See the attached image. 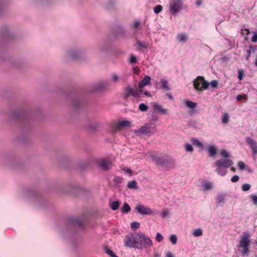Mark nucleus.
I'll list each match as a JSON object with an SVG mask.
<instances>
[{
  "instance_id": "f257e3e1",
  "label": "nucleus",
  "mask_w": 257,
  "mask_h": 257,
  "mask_svg": "<svg viewBox=\"0 0 257 257\" xmlns=\"http://www.w3.org/2000/svg\"><path fill=\"white\" fill-rule=\"evenodd\" d=\"M250 234L248 232H243L240 236L238 250L241 254H247L249 252L250 245Z\"/></svg>"
},
{
  "instance_id": "f03ea898",
  "label": "nucleus",
  "mask_w": 257,
  "mask_h": 257,
  "mask_svg": "<svg viewBox=\"0 0 257 257\" xmlns=\"http://www.w3.org/2000/svg\"><path fill=\"white\" fill-rule=\"evenodd\" d=\"M209 85V83L202 76H198L193 81L194 87L197 91L206 90Z\"/></svg>"
},
{
  "instance_id": "7ed1b4c3",
  "label": "nucleus",
  "mask_w": 257,
  "mask_h": 257,
  "mask_svg": "<svg viewBox=\"0 0 257 257\" xmlns=\"http://www.w3.org/2000/svg\"><path fill=\"white\" fill-rule=\"evenodd\" d=\"M138 236L132 233L127 234L124 239V245L131 248H137L139 245Z\"/></svg>"
},
{
  "instance_id": "20e7f679",
  "label": "nucleus",
  "mask_w": 257,
  "mask_h": 257,
  "mask_svg": "<svg viewBox=\"0 0 257 257\" xmlns=\"http://www.w3.org/2000/svg\"><path fill=\"white\" fill-rule=\"evenodd\" d=\"M145 155L147 157V159L154 162L157 165H164L165 163L164 158L157 156L155 152H150L145 154Z\"/></svg>"
},
{
  "instance_id": "39448f33",
  "label": "nucleus",
  "mask_w": 257,
  "mask_h": 257,
  "mask_svg": "<svg viewBox=\"0 0 257 257\" xmlns=\"http://www.w3.org/2000/svg\"><path fill=\"white\" fill-rule=\"evenodd\" d=\"M182 0H172L169 4V12L173 15H175L182 9Z\"/></svg>"
},
{
  "instance_id": "423d86ee",
  "label": "nucleus",
  "mask_w": 257,
  "mask_h": 257,
  "mask_svg": "<svg viewBox=\"0 0 257 257\" xmlns=\"http://www.w3.org/2000/svg\"><path fill=\"white\" fill-rule=\"evenodd\" d=\"M141 244V248H149L153 245V242L151 239L143 234H138Z\"/></svg>"
},
{
  "instance_id": "0eeeda50",
  "label": "nucleus",
  "mask_w": 257,
  "mask_h": 257,
  "mask_svg": "<svg viewBox=\"0 0 257 257\" xmlns=\"http://www.w3.org/2000/svg\"><path fill=\"white\" fill-rule=\"evenodd\" d=\"M141 92V90H139L137 89H134L131 87H127L124 91V97L125 98L129 96H133L135 97H139L140 96Z\"/></svg>"
},
{
  "instance_id": "6e6552de",
  "label": "nucleus",
  "mask_w": 257,
  "mask_h": 257,
  "mask_svg": "<svg viewBox=\"0 0 257 257\" xmlns=\"http://www.w3.org/2000/svg\"><path fill=\"white\" fill-rule=\"evenodd\" d=\"M135 209L138 213L143 215H150L153 213V211L150 208L146 207L142 204L137 205L135 207Z\"/></svg>"
},
{
  "instance_id": "1a4fd4ad",
  "label": "nucleus",
  "mask_w": 257,
  "mask_h": 257,
  "mask_svg": "<svg viewBox=\"0 0 257 257\" xmlns=\"http://www.w3.org/2000/svg\"><path fill=\"white\" fill-rule=\"evenodd\" d=\"M152 106L153 107V110L154 111L159 113L161 114H168V109L166 108H164L163 106L158 104L157 102H152L151 103Z\"/></svg>"
},
{
  "instance_id": "9d476101",
  "label": "nucleus",
  "mask_w": 257,
  "mask_h": 257,
  "mask_svg": "<svg viewBox=\"0 0 257 257\" xmlns=\"http://www.w3.org/2000/svg\"><path fill=\"white\" fill-rule=\"evenodd\" d=\"M232 164V161L228 159H220L215 162L216 166H222L226 168H229Z\"/></svg>"
},
{
  "instance_id": "9b49d317",
  "label": "nucleus",
  "mask_w": 257,
  "mask_h": 257,
  "mask_svg": "<svg viewBox=\"0 0 257 257\" xmlns=\"http://www.w3.org/2000/svg\"><path fill=\"white\" fill-rule=\"evenodd\" d=\"M98 165L102 169L106 170L110 169L112 165L109 160L102 159L98 162Z\"/></svg>"
},
{
  "instance_id": "f8f14e48",
  "label": "nucleus",
  "mask_w": 257,
  "mask_h": 257,
  "mask_svg": "<svg viewBox=\"0 0 257 257\" xmlns=\"http://www.w3.org/2000/svg\"><path fill=\"white\" fill-rule=\"evenodd\" d=\"M136 133H140L143 134L150 135L153 133V130L148 124H145L140 129L135 131Z\"/></svg>"
},
{
  "instance_id": "ddd939ff",
  "label": "nucleus",
  "mask_w": 257,
  "mask_h": 257,
  "mask_svg": "<svg viewBox=\"0 0 257 257\" xmlns=\"http://www.w3.org/2000/svg\"><path fill=\"white\" fill-rule=\"evenodd\" d=\"M246 143L249 145L252 151L255 153H257V143L253 139L247 137L245 138Z\"/></svg>"
},
{
  "instance_id": "4468645a",
  "label": "nucleus",
  "mask_w": 257,
  "mask_h": 257,
  "mask_svg": "<svg viewBox=\"0 0 257 257\" xmlns=\"http://www.w3.org/2000/svg\"><path fill=\"white\" fill-rule=\"evenodd\" d=\"M151 79V77L149 76H145L143 80L140 81L139 83V88L141 89L144 87L148 85L150 83Z\"/></svg>"
},
{
  "instance_id": "2eb2a0df",
  "label": "nucleus",
  "mask_w": 257,
  "mask_h": 257,
  "mask_svg": "<svg viewBox=\"0 0 257 257\" xmlns=\"http://www.w3.org/2000/svg\"><path fill=\"white\" fill-rule=\"evenodd\" d=\"M130 126H131V122L128 120H123L119 121L118 122L117 125H116V128H115V130H117L121 128L130 127Z\"/></svg>"
},
{
  "instance_id": "dca6fc26",
  "label": "nucleus",
  "mask_w": 257,
  "mask_h": 257,
  "mask_svg": "<svg viewBox=\"0 0 257 257\" xmlns=\"http://www.w3.org/2000/svg\"><path fill=\"white\" fill-rule=\"evenodd\" d=\"M110 80L112 83L116 84L121 81V78L117 73H113L110 76Z\"/></svg>"
},
{
  "instance_id": "f3484780",
  "label": "nucleus",
  "mask_w": 257,
  "mask_h": 257,
  "mask_svg": "<svg viewBox=\"0 0 257 257\" xmlns=\"http://www.w3.org/2000/svg\"><path fill=\"white\" fill-rule=\"evenodd\" d=\"M226 167H223L221 166H217L216 172L217 174L220 176H223L226 175L227 172Z\"/></svg>"
},
{
  "instance_id": "a211bd4d",
  "label": "nucleus",
  "mask_w": 257,
  "mask_h": 257,
  "mask_svg": "<svg viewBox=\"0 0 257 257\" xmlns=\"http://www.w3.org/2000/svg\"><path fill=\"white\" fill-rule=\"evenodd\" d=\"M226 194H220L217 195L216 198V200L218 203L224 204L226 200Z\"/></svg>"
},
{
  "instance_id": "6ab92c4d",
  "label": "nucleus",
  "mask_w": 257,
  "mask_h": 257,
  "mask_svg": "<svg viewBox=\"0 0 257 257\" xmlns=\"http://www.w3.org/2000/svg\"><path fill=\"white\" fill-rule=\"evenodd\" d=\"M160 82L162 88L165 89V90H170V87L169 85V83L167 79L162 78L161 79Z\"/></svg>"
},
{
  "instance_id": "aec40b11",
  "label": "nucleus",
  "mask_w": 257,
  "mask_h": 257,
  "mask_svg": "<svg viewBox=\"0 0 257 257\" xmlns=\"http://www.w3.org/2000/svg\"><path fill=\"white\" fill-rule=\"evenodd\" d=\"M209 154L210 156L215 157L217 153V149L214 146H210L207 149Z\"/></svg>"
},
{
  "instance_id": "412c9836",
  "label": "nucleus",
  "mask_w": 257,
  "mask_h": 257,
  "mask_svg": "<svg viewBox=\"0 0 257 257\" xmlns=\"http://www.w3.org/2000/svg\"><path fill=\"white\" fill-rule=\"evenodd\" d=\"M68 54L71 57L76 58L80 54V51L78 50H71L69 51Z\"/></svg>"
},
{
  "instance_id": "4be33fe9",
  "label": "nucleus",
  "mask_w": 257,
  "mask_h": 257,
  "mask_svg": "<svg viewBox=\"0 0 257 257\" xmlns=\"http://www.w3.org/2000/svg\"><path fill=\"white\" fill-rule=\"evenodd\" d=\"M185 103L186 106L190 109H194L197 106V104L195 102L190 100H186Z\"/></svg>"
},
{
  "instance_id": "5701e85b",
  "label": "nucleus",
  "mask_w": 257,
  "mask_h": 257,
  "mask_svg": "<svg viewBox=\"0 0 257 257\" xmlns=\"http://www.w3.org/2000/svg\"><path fill=\"white\" fill-rule=\"evenodd\" d=\"M127 187L131 189H137L138 186L137 182L135 180L129 181L127 183Z\"/></svg>"
},
{
  "instance_id": "b1692460",
  "label": "nucleus",
  "mask_w": 257,
  "mask_h": 257,
  "mask_svg": "<svg viewBox=\"0 0 257 257\" xmlns=\"http://www.w3.org/2000/svg\"><path fill=\"white\" fill-rule=\"evenodd\" d=\"M120 202L119 201H115L109 203L111 209L113 210H116L120 205Z\"/></svg>"
},
{
  "instance_id": "393cba45",
  "label": "nucleus",
  "mask_w": 257,
  "mask_h": 257,
  "mask_svg": "<svg viewBox=\"0 0 257 257\" xmlns=\"http://www.w3.org/2000/svg\"><path fill=\"white\" fill-rule=\"evenodd\" d=\"M187 36L184 34H179L177 35V39L179 42H184L187 40Z\"/></svg>"
},
{
  "instance_id": "a878e982",
  "label": "nucleus",
  "mask_w": 257,
  "mask_h": 257,
  "mask_svg": "<svg viewBox=\"0 0 257 257\" xmlns=\"http://www.w3.org/2000/svg\"><path fill=\"white\" fill-rule=\"evenodd\" d=\"M191 142L193 143V144L194 146L200 147V148H203V144L200 142L198 140L195 139V138H192L191 139Z\"/></svg>"
},
{
  "instance_id": "bb28decb",
  "label": "nucleus",
  "mask_w": 257,
  "mask_h": 257,
  "mask_svg": "<svg viewBox=\"0 0 257 257\" xmlns=\"http://www.w3.org/2000/svg\"><path fill=\"white\" fill-rule=\"evenodd\" d=\"M212 184L209 182L205 183L202 186L203 191H207L212 188Z\"/></svg>"
},
{
  "instance_id": "cd10ccee",
  "label": "nucleus",
  "mask_w": 257,
  "mask_h": 257,
  "mask_svg": "<svg viewBox=\"0 0 257 257\" xmlns=\"http://www.w3.org/2000/svg\"><path fill=\"white\" fill-rule=\"evenodd\" d=\"M131 210L130 205L127 203H124L122 208H121V211L124 213H127Z\"/></svg>"
},
{
  "instance_id": "c85d7f7f",
  "label": "nucleus",
  "mask_w": 257,
  "mask_h": 257,
  "mask_svg": "<svg viewBox=\"0 0 257 257\" xmlns=\"http://www.w3.org/2000/svg\"><path fill=\"white\" fill-rule=\"evenodd\" d=\"M203 231L200 228H198L194 230L193 232V234L194 236L198 237L202 235Z\"/></svg>"
},
{
  "instance_id": "c756f323",
  "label": "nucleus",
  "mask_w": 257,
  "mask_h": 257,
  "mask_svg": "<svg viewBox=\"0 0 257 257\" xmlns=\"http://www.w3.org/2000/svg\"><path fill=\"white\" fill-rule=\"evenodd\" d=\"M185 149L187 152H192L193 151L194 149L192 146L189 143L185 144L184 146Z\"/></svg>"
},
{
  "instance_id": "7c9ffc66",
  "label": "nucleus",
  "mask_w": 257,
  "mask_h": 257,
  "mask_svg": "<svg viewBox=\"0 0 257 257\" xmlns=\"http://www.w3.org/2000/svg\"><path fill=\"white\" fill-rule=\"evenodd\" d=\"M229 119V116L228 113L224 114L221 118L222 123H228Z\"/></svg>"
},
{
  "instance_id": "2f4dec72",
  "label": "nucleus",
  "mask_w": 257,
  "mask_h": 257,
  "mask_svg": "<svg viewBox=\"0 0 257 257\" xmlns=\"http://www.w3.org/2000/svg\"><path fill=\"white\" fill-rule=\"evenodd\" d=\"M170 240L173 244H176L177 242V236L175 234L171 235L170 237Z\"/></svg>"
},
{
  "instance_id": "473e14b6",
  "label": "nucleus",
  "mask_w": 257,
  "mask_h": 257,
  "mask_svg": "<svg viewBox=\"0 0 257 257\" xmlns=\"http://www.w3.org/2000/svg\"><path fill=\"white\" fill-rule=\"evenodd\" d=\"M162 6L159 5L154 7V11L156 14H158L162 11Z\"/></svg>"
},
{
  "instance_id": "72a5a7b5",
  "label": "nucleus",
  "mask_w": 257,
  "mask_h": 257,
  "mask_svg": "<svg viewBox=\"0 0 257 257\" xmlns=\"http://www.w3.org/2000/svg\"><path fill=\"white\" fill-rule=\"evenodd\" d=\"M221 155L222 157L225 159H227V158L230 157L229 153L225 150H222L221 151Z\"/></svg>"
},
{
  "instance_id": "f704fd0d",
  "label": "nucleus",
  "mask_w": 257,
  "mask_h": 257,
  "mask_svg": "<svg viewBox=\"0 0 257 257\" xmlns=\"http://www.w3.org/2000/svg\"><path fill=\"white\" fill-rule=\"evenodd\" d=\"M250 188V185L247 183H244L242 185L241 189L243 191H247Z\"/></svg>"
},
{
  "instance_id": "c9c22d12",
  "label": "nucleus",
  "mask_w": 257,
  "mask_h": 257,
  "mask_svg": "<svg viewBox=\"0 0 257 257\" xmlns=\"http://www.w3.org/2000/svg\"><path fill=\"white\" fill-rule=\"evenodd\" d=\"M238 73V78L240 80H241L244 76V71L243 69H239L237 71Z\"/></svg>"
},
{
  "instance_id": "e433bc0d",
  "label": "nucleus",
  "mask_w": 257,
  "mask_h": 257,
  "mask_svg": "<svg viewBox=\"0 0 257 257\" xmlns=\"http://www.w3.org/2000/svg\"><path fill=\"white\" fill-rule=\"evenodd\" d=\"M139 109L143 111H147L148 109V106L144 103H141L139 105Z\"/></svg>"
},
{
  "instance_id": "4c0bfd02",
  "label": "nucleus",
  "mask_w": 257,
  "mask_h": 257,
  "mask_svg": "<svg viewBox=\"0 0 257 257\" xmlns=\"http://www.w3.org/2000/svg\"><path fill=\"white\" fill-rule=\"evenodd\" d=\"M237 166L240 170H243L245 168V164L242 161H239L237 164Z\"/></svg>"
},
{
  "instance_id": "58836bf2",
  "label": "nucleus",
  "mask_w": 257,
  "mask_h": 257,
  "mask_svg": "<svg viewBox=\"0 0 257 257\" xmlns=\"http://www.w3.org/2000/svg\"><path fill=\"white\" fill-rule=\"evenodd\" d=\"M156 240L158 242H161L164 239V237L160 233H157L156 237Z\"/></svg>"
},
{
  "instance_id": "ea45409f",
  "label": "nucleus",
  "mask_w": 257,
  "mask_h": 257,
  "mask_svg": "<svg viewBox=\"0 0 257 257\" xmlns=\"http://www.w3.org/2000/svg\"><path fill=\"white\" fill-rule=\"evenodd\" d=\"M242 99H247V95L245 94H243V95L240 94L237 95L236 100L238 101H239Z\"/></svg>"
},
{
  "instance_id": "a19ab883",
  "label": "nucleus",
  "mask_w": 257,
  "mask_h": 257,
  "mask_svg": "<svg viewBox=\"0 0 257 257\" xmlns=\"http://www.w3.org/2000/svg\"><path fill=\"white\" fill-rule=\"evenodd\" d=\"M169 215V212L166 209H164L162 211L161 215L163 218L168 217Z\"/></svg>"
},
{
  "instance_id": "79ce46f5",
  "label": "nucleus",
  "mask_w": 257,
  "mask_h": 257,
  "mask_svg": "<svg viewBox=\"0 0 257 257\" xmlns=\"http://www.w3.org/2000/svg\"><path fill=\"white\" fill-rule=\"evenodd\" d=\"M213 88H216L218 84V82L216 80H213L209 83Z\"/></svg>"
},
{
  "instance_id": "37998d69",
  "label": "nucleus",
  "mask_w": 257,
  "mask_h": 257,
  "mask_svg": "<svg viewBox=\"0 0 257 257\" xmlns=\"http://www.w3.org/2000/svg\"><path fill=\"white\" fill-rule=\"evenodd\" d=\"M105 252L107 254L111 256V257H117L116 255L114 254L113 251L109 249H105Z\"/></svg>"
},
{
  "instance_id": "c03bdc74",
  "label": "nucleus",
  "mask_w": 257,
  "mask_h": 257,
  "mask_svg": "<svg viewBox=\"0 0 257 257\" xmlns=\"http://www.w3.org/2000/svg\"><path fill=\"white\" fill-rule=\"evenodd\" d=\"M140 224L138 222H133L131 223V227L133 228H138L140 227Z\"/></svg>"
},
{
  "instance_id": "a18cd8bd",
  "label": "nucleus",
  "mask_w": 257,
  "mask_h": 257,
  "mask_svg": "<svg viewBox=\"0 0 257 257\" xmlns=\"http://www.w3.org/2000/svg\"><path fill=\"white\" fill-rule=\"evenodd\" d=\"M136 60H137L136 57L133 54H131L130 56V62L131 63H133L136 62Z\"/></svg>"
},
{
  "instance_id": "49530a36",
  "label": "nucleus",
  "mask_w": 257,
  "mask_h": 257,
  "mask_svg": "<svg viewBox=\"0 0 257 257\" xmlns=\"http://www.w3.org/2000/svg\"><path fill=\"white\" fill-rule=\"evenodd\" d=\"M122 170L125 172L128 173L130 175H132L133 173L132 170L129 168H124Z\"/></svg>"
},
{
  "instance_id": "de8ad7c7",
  "label": "nucleus",
  "mask_w": 257,
  "mask_h": 257,
  "mask_svg": "<svg viewBox=\"0 0 257 257\" xmlns=\"http://www.w3.org/2000/svg\"><path fill=\"white\" fill-rule=\"evenodd\" d=\"M239 177L237 175H234L233 176L231 179V182H237L238 180H239Z\"/></svg>"
},
{
  "instance_id": "09e8293b",
  "label": "nucleus",
  "mask_w": 257,
  "mask_h": 257,
  "mask_svg": "<svg viewBox=\"0 0 257 257\" xmlns=\"http://www.w3.org/2000/svg\"><path fill=\"white\" fill-rule=\"evenodd\" d=\"M122 178L119 177H115L114 178V182H115L117 183H120L122 181Z\"/></svg>"
},
{
  "instance_id": "8fccbe9b",
  "label": "nucleus",
  "mask_w": 257,
  "mask_h": 257,
  "mask_svg": "<svg viewBox=\"0 0 257 257\" xmlns=\"http://www.w3.org/2000/svg\"><path fill=\"white\" fill-rule=\"evenodd\" d=\"M251 41L252 42H257V33H254L253 35V36L251 38Z\"/></svg>"
},
{
  "instance_id": "3c124183",
  "label": "nucleus",
  "mask_w": 257,
  "mask_h": 257,
  "mask_svg": "<svg viewBox=\"0 0 257 257\" xmlns=\"http://www.w3.org/2000/svg\"><path fill=\"white\" fill-rule=\"evenodd\" d=\"M251 198L252 199V200L253 201V203L256 205L257 204V196L256 195H252L251 196Z\"/></svg>"
},
{
  "instance_id": "603ef678",
  "label": "nucleus",
  "mask_w": 257,
  "mask_h": 257,
  "mask_svg": "<svg viewBox=\"0 0 257 257\" xmlns=\"http://www.w3.org/2000/svg\"><path fill=\"white\" fill-rule=\"evenodd\" d=\"M166 257H175L174 255L170 251H167L165 253Z\"/></svg>"
},
{
  "instance_id": "864d4df0",
  "label": "nucleus",
  "mask_w": 257,
  "mask_h": 257,
  "mask_svg": "<svg viewBox=\"0 0 257 257\" xmlns=\"http://www.w3.org/2000/svg\"><path fill=\"white\" fill-rule=\"evenodd\" d=\"M133 70H134V73L137 74H138L140 72V70L138 67H133Z\"/></svg>"
},
{
  "instance_id": "5fc2aeb1",
  "label": "nucleus",
  "mask_w": 257,
  "mask_h": 257,
  "mask_svg": "<svg viewBox=\"0 0 257 257\" xmlns=\"http://www.w3.org/2000/svg\"><path fill=\"white\" fill-rule=\"evenodd\" d=\"M140 26V23L139 22H135L133 25V28L136 29Z\"/></svg>"
},
{
  "instance_id": "6e6d98bb",
  "label": "nucleus",
  "mask_w": 257,
  "mask_h": 257,
  "mask_svg": "<svg viewBox=\"0 0 257 257\" xmlns=\"http://www.w3.org/2000/svg\"><path fill=\"white\" fill-rule=\"evenodd\" d=\"M247 55H246L245 59L248 60L249 59V57L250 56V51L249 50H247Z\"/></svg>"
},
{
  "instance_id": "4d7b16f0",
  "label": "nucleus",
  "mask_w": 257,
  "mask_h": 257,
  "mask_svg": "<svg viewBox=\"0 0 257 257\" xmlns=\"http://www.w3.org/2000/svg\"><path fill=\"white\" fill-rule=\"evenodd\" d=\"M202 1L201 0H196V4L197 6H199L201 4Z\"/></svg>"
},
{
  "instance_id": "13d9d810",
  "label": "nucleus",
  "mask_w": 257,
  "mask_h": 257,
  "mask_svg": "<svg viewBox=\"0 0 257 257\" xmlns=\"http://www.w3.org/2000/svg\"><path fill=\"white\" fill-rule=\"evenodd\" d=\"M242 31L243 32H246V33H245L246 35H248L249 33V31L248 29H244V30H242Z\"/></svg>"
},
{
  "instance_id": "bf43d9fd",
  "label": "nucleus",
  "mask_w": 257,
  "mask_h": 257,
  "mask_svg": "<svg viewBox=\"0 0 257 257\" xmlns=\"http://www.w3.org/2000/svg\"><path fill=\"white\" fill-rule=\"evenodd\" d=\"M144 94L147 96H150V93L147 91L144 92Z\"/></svg>"
},
{
  "instance_id": "052dcab7",
  "label": "nucleus",
  "mask_w": 257,
  "mask_h": 257,
  "mask_svg": "<svg viewBox=\"0 0 257 257\" xmlns=\"http://www.w3.org/2000/svg\"><path fill=\"white\" fill-rule=\"evenodd\" d=\"M231 170L232 171H233V172H234V171H235V169H234V168H231Z\"/></svg>"
},
{
  "instance_id": "680f3d73",
  "label": "nucleus",
  "mask_w": 257,
  "mask_h": 257,
  "mask_svg": "<svg viewBox=\"0 0 257 257\" xmlns=\"http://www.w3.org/2000/svg\"><path fill=\"white\" fill-rule=\"evenodd\" d=\"M168 97H169V98H172V96H171V95H168Z\"/></svg>"
},
{
  "instance_id": "e2e57ef3",
  "label": "nucleus",
  "mask_w": 257,
  "mask_h": 257,
  "mask_svg": "<svg viewBox=\"0 0 257 257\" xmlns=\"http://www.w3.org/2000/svg\"><path fill=\"white\" fill-rule=\"evenodd\" d=\"M255 244L256 245H257V239H256V240H255Z\"/></svg>"
},
{
  "instance_id": "0e129e2a",
  "label": "nucleus",
  "mask_w": 257,
  "mask_h": 257,
  "mask_svg": "<svg viewBox=\"0 0 257 257\" xmlns=\"http://www.w3.org/2000/svg\"><path fill=\"white\" fill-rule=\"evenodd\" d=\"M155 84L156 86L158 85V82L157 81L156 82Z\"/></svg>"
}]
</instances>
